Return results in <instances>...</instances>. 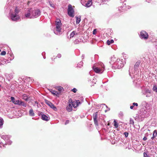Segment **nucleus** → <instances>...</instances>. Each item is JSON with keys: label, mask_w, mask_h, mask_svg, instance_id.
<instances>
[{"label": "nucleus", "mask_w": 157, "mask_h": 157, "mask_svg": "<svg viewBox=\"0 0 157 157\" xmlns=\"http://www.w3.org/2000/svg\"><path fill=\"white\" fill-rule=\"evenodd\" d=\"M21 10L18 6L15 7L14 12L10 13V18L12 21H17L20 19L19 13H21Z\"/></svg>", "instance_id": "f257e3e1"}, {"label": "nucleus", "mask_w": 157, "mask_h": 157, "mask_svg": "<svg viewBox=\"0 0 157 157\" xmlns=\"http://www.w3.org/2000/svg\"><path fill=\"white\" fill-rule=\"evenodd\" d=\"M140 61H137L134 65V70L129 68V75L132 78V76L134 77H136V76H138L139 73V69H140L141 66H140Z\"/></svg>", "instance_id": "f03ea898"}, {"label": "nucleus", "mask_w": 157, "mask_h": 157, "mask_svg": "<svg viewBox=\"0 0 157 157\" xmlns=\"http://www.w3.org/2000/svg\"><path fill=\"white\" fill-rule=\"evenodd\" d=\"M92 68L95 72L101 74L104 71L105 67L102 63L100 62L96 65V66L94 65Z\"/></svg>", "instance_id": "7ed1b4c3"}, {"label": "nucleus", "mask_w": 157, "mask_h": 157, "mask_svg": "<svg viewBox=\"0 0 157 157\" xmlns=\"http://www.w3.org/2000/svg\"><path fill=\"white\" fill-rule=\"evenodd\" d=\"M55 25L56 28L54 30V32L56 34L59 35L60 34V33L61 31V27L62 26L60 20L59 19H56L55 21Z\"/></svg>", "instance_id": "20e7f679"}, {"label": "nucleus", "mask_w": 157, "mask_h": 157, "mask_svg": "<svg viewBox=\"0 0 157 157\" xmlns=\"http://www.w3.org/2000/svg\"><path fill=\"white\" fill-rule=\"evenodd\" d=\"M149 115V113L148 110H145L144 109H142L138 115V118L140 121H142L144 118L148 117Z\"/></svg>", "instance_id": "39448f33"}, {"label": "nucleus", "mask_w": 157, "mask_h": 157, "mask_svg": "<svg viewBox=\"0 0 157 157\" xmlns=\"http://www.w3.org/2000/svg\"><path fill=\"white\" fill-rule=\"evenodd\" d=\"M125 63V62L123 59H122V60L121 61L120 59H117L115 63L114 66H113V67H115V68L120 69L123 67Z\"/></svg>", "instance_id": "423d86ee"}, {"label": "nucleus", "mask_w": 157, "mask_h": 157, "mask_svg": "<svg viewBox=\"0 0 157 157\" xmlns=\"http://www.w3.org/2000/svg\"><path fill=\"white\" fill-rule=\"evenodd\" d=\"M31 14L32 18H37L41 14V11L39 9L32 10L31 9Z\"/></svg>", "instance_id": "0eeeda50"}, {"label": "nucleus", "mask_w": 157, "mask_h": 157, "mask_svg": "<svg viewBox=\"0 0 157 157\" xmlns=\"http://www.w3.org/2000/svg\"><path fill=\"white\" fill-rule=\"evenodd\" d=\"M139 36L141 39L144 40H147L148 38V33L144 30H142L140 32Z\"/></svg>", "instance_id": "6e6552de"}, {"label": "nucleus", "mask_w": 157, "mask_h": 157, "mask_svg": "<svg viewBox=\"0 0 157 157\" xmlns=\"http://www.w3.org/2000/svg\"><path fill=\"white\" fill-rule=\"evenodd\" d=\"M74 11L72 6L70 4L69 5L67 10V13L68 15L70 17H74Z\"/></svg>", "instance_id": "1a4fd4ad"}, {"label": "nucleus", "mask_w": 157, "mask_h": 157, "mask_svg": "<svg viewBox=\"0 0 157 157\" xmlns=\"http://www.w3.org/2000/svg\"><path fill=\"white\" fill-rule=\"evenodd\" d=\"M130 8V6L126 5V1H124L122 3V5L119 7L118 10L120 11H122V10H127Z\"/></svg>", "instance_id": "9d476101"}, {"label": "nucleus", "mask_w": 157, "mask_h": 157, "mask_svg": "<svg viewBox=\"0 0 157 157\" xmlns=\"http://www.w3.org/2000/svg\"><path fill=\"white\" fill-rule=\"evenodd\" d=\"M14 104L20 106H22L24 107H26L27 106L26 103L23 101L21 100L16 99V101Z\"/></svg>", "instance_id": "9b49d317"}, {"label": "nucleus", "mask_w": 157, "mask_h": 157, "mask_svg": "<svg viewBox=\"0 0 157 157\" xmlns=\"http://www.w3.org/2000/svg\"><path fill=\"white\" fill-rule=\"evenodd\" d=\"M45 102L51 108L53 109L54 111H57V108L51 102L46 100H45Z\"/></svg>", "instance_id": "f8f14e48"}, {"label": "nucleus", "mask_w": 157, "mask_h": 157, "mask_svg": "<svg viewBox=\"0 0 157 157\" xmlns=\"http://www.w3.org/2000/svg\"><path fill=\"white\" fill-rule=\"evenodd\" d=\"M31 9H28L27 12L25 13L24 17L26 18L31 19L32 18V16L31 14Z\"/></svg>", "instance_id": "ddd939ff"}, {"label": "nucleus", "mask_w": 157, "mask_h": 157, "mask_svg": "<svg viewBox=\"0 0 157 157\" xmlns=\"http://www.w3.org/2000/svg\"><path fill=\"white\" fill-rule=\"evenodd\" d=\"M97 115L98 112L95 113L93 114V115L94 123L96 125H98V122L97 120Z\"/></svg>", "instance_id": "4468645a"}, {"label": "nucleus", "mask_w": 157, "mask_h": 157, "mask_svg": "<svg viewBox=\"0 0 157 157\" xmlns=\"http://www.w3.org/2000/svg\"><path fill=\"white\" fill-rule=\"evenodd\" d=\"M110 61H109V63L111 65H113L114 66L115 62L117 60L115 57L113 56L110 58Z\"/></svg>", "instance_id": "2eb2a0df"}, {"label": "nucleus", "mask_w": 157, "mask_h": 157, "mask_svg": "<svg viewBox=\"0 0 157 157\" xmlns=\"http://www.w3.org/2000/svg\"><path fill=\"white\" fill-rule=\"evenodd\" d=\"M41 118L43 120L46 121H48L50 119L49 116H48L44 114L42 115Z\"/></svg>", "instance_id": "dca6fc26"}, {"label": "nucleus", "mask_w": 157, "mask_h": 157, "mask_svg": "<svg viewBox=\"0 0 157 157\" xmlns=\"http://www.w3.org/2000/svg\"><path fill=\"white\" fill-rule=\"evenodd\" d=\"M79 33L75 31H74L72 32L70 35V38H72L74 36H76V35H78Z\"/></svg>", "instance_id": "f3484780"}, {"label": "nucleus", "mask_w": 157, "mask_h": 157, "mask_svg": "<svg viewBox=\"0 0 157 157\" xmlns=\"http://www.w3.org/2000/svg\"><path fill=\"white\" fill-rule=\"evenodd\" d=\"M66 109L68 112H71L72 109V107L71 104L69 103L66 107Z\"/></svg>", "instance_id": "a211bd4d"}, {"label": "nucleus", "mask_w": 157, "mask_h": 157, "mask_svg": "<svg viewBox=\"0 0 157 157\" xmlns=\"http://www.w3.org/2000/svg\"><path fill=\"white\" fill-rule=\"evenodd\" d=\"M5 76L7 79H8L9 80L12 79L13 78V76L12 74H5Z\"/></svg>", "instance_id": "6ab92c4d"}, {"label": "nucleus", "mask_w": 157, "mask_h": 157, "mask_svg": "<svg viewBox=\"0 0 157 157\" xmlns=\"http://www.w3.org/2000/svg\"><path fill=\"white\" fill-rule=\"evenodd\" d=\"M48 90L54 95H57L59 94L58 92L55 90H53L52 89H49Z\"/></svg>", "instance_id": "aec40b11"}, {"label": "nucleus", "mask_w": 157, "mask_h": 157, "mask_svg": "<svg viewBox=\"0 0 157 157\" xmlns=\"http://www.w3.org/2000/svg\"><path fill=\"white\" fill-rule=\"evenodd\" d=\"M3 124V119L2 117H0V128H2Z\"/></svg>", "instance_id": "412c9836"}, {"label": "nucleus", "mask_w": 157, "mask_h": 157, "mask_svg": "<svg viewBox=\"0 0 157 157\" xmlns=\"http://www.w3.org/2000/svg\"><path fill=\"white\" fill-rule=\"evenodd\" d=\"M10 136L8 135H2L1 136L2 138L6 142L7 140V139L9 138Z\"/></svg>", "instance_id": "4be33fe9"}, {"label": "nucleus", "mask_w": 157, "mask_h": 157, "mask_svg": "<svg viewBox=\"0 0 157 157\" xmlns=\"http://www.w3.org/2000/svg\"><path fill=\"white\" fill-rule=\"evenodd\" d=\"M8 54H9V55L10 56V57H9V59H10V60H12L14 59V55L11 52H10V53H9Z\"/></svg>", "instance_id": "5701e85b"}, {"label": "nucleus", "mask_w": 157, "mask_h": 157, "mask_svg": "<svg viewBox=\"0 0 157 157\" xmlns=\"http://www.w3.org/2000/svg\"><path fill=\"white\" fill-rule=\"evenodd\" d=\"M147 93H150L151 90L147 89H146L143 92V94L144 95H146Z\"/></svg>", "instance_id": "b1692460"}, {"label": "nucleus", "mask_w": 157, "mask_h": 157, "mask_svg": "<svg viewBox=\"0 0 157 157\" xmlns=\"http://www.w3.org/2000/svg\"><path fill=\"white\" fill-rule=\"evenodd\" d=\"M76 23L77 24H78L81 21V16H79L78 17L76 16Z\"/></svg>", "instance_id": "393cba45"}, {"label": "nucleus", "mask_w": 157, "mask_h": 157, "mask_svg": "<svg viewBox=\"0 0 157 157\" xmlns=\"http://www.w3.org/2000/svg\"><path fill=\"white\" fill-rule=\"evenodd\" d=\"M92 0H88L86 4V6L87 7H90L92 4Z\"/></svg>", "instance_id": "a878e982"}, {"label": "nucleus", "mask_w": 157, "mask_h": 157, "mask_svg": "<svg viewBox=\"0 0 157 157\" xmlns=\"http://www.w3.org/2000/svg\"><path fill=\"white\" fill-rule=\"evenodd\" d=\"M22 98L26 101H27L29 98L26 94H24L22 95Z\"/></svg>", "instance_id": "bb28decb"}, {"label": "nucleus", "mask_w": 157, "mask_h": 157, "mask_svg": "<svg viewBox=\"0 0 157 157\" xmlns=\"http://www.w3.org/2000/svg\"><path fill=\"white\" fill-rule=\"evenodd\" d=\"M29 115L32 117L34 116L35 114L33 109H30L29 111Z\"/></svg>", "instance_id": "cd10ccee"}, {"label": "nucleus", "mask_w": 157, "mask_h": 157, "mask_svg": "<svg viewBox=\"0 0 157 157\" xmlns=\"http://www.w3.org/2000/svg\"><path fill=\"white\" fill-rule=\"evenodd\" d=\"M113 123V125L116 128H117L118 127V124L117 123L115 120L114 121Z\"/></svg>", "instance_id": "c85d7f7f"}, {"label": "nucleus", "mask_w": 157, "mask_h": 157, "mask_svg": "<svg viewBox=\"0 0 157 157\" xmlns=\"http://www.w3.org/2000/svg\"><path fill=\"white\" fill-rule=\"evenodd\" d=\"M83 63L82 61H80L77 64V67L79 68H81L82 66Z\"/></svg>", "instance_id": "c756f323"}, {"label": "nucleus", "mask_w": 157, "mask_h": 157, "mask_svg": "<svg viewBox=\"0 0 157 157\" xmlns=\"http://www.w3.org/2000/svg\"><path fill=\"white\" fill-rule=\"evenodd\" d=\"M113 42L114 40L112 39H111L110 40H108L107 41V44L108 45H109Z\"/></svg>", "instance_id": "7c9ffc66"}, {"label": "nucleus", "mask_w": 157, "mask_h": 157, "mask_svg": "<svg viewBox=\"0 0 157 157\" xmlns=\"http://www.w3.org/2000/svg\"><path fill=\"white\" fill-rule=\"evenodd\" d=\"M5 144L10 145L12 143V142L9 139H7V140Z\"/></svg>", "instance_id": "2f4dec72"}, {"label": "nucleus", "mask_w": 157, "mask_h": 157, "mask_svg": "<svg viewBox=\"0 0 157 157\" xmlns=\"http://www.w3.org/2000/svg\"><path fill=\"white\" fill-rule=\"evenodd\" d=\"M157 136V132L156 130H155L153 133V136L155 138Z\"/></svg>", "instance_id": "473e14b6"}, {"label": "nucleus", "mask_w": 157, "mask_h": 157, "mask_svg": "<svg viewBox=\"0 0 157 157\" xmlns=\"http://www.w3.org/2000/svg\"><path fill=\"white\" fill-rule=\"evenodd\" d=\"M10 99L12 101V102L14 104L15 103V101H16V99H15L14 97H11L10 98Z\"/></svg>", "instance_id": "72a5a7b5"}, {"label": "nucleus", "mask_w": 157, "mask_h": 157, "mask_svg": "<svg viewBox=\"0 0 157 157\" xmlns=\"http://www.w3.org/2000/svg\"><path fill=\"white\" fill-rule=\"evenodd\" d=\"M153 90V91L155 92H157V87L156 85H154Z\"/></svg>", "instance_id": "f704fd0d"}, {"label": "nucleus", "mask_w": 157, "mask_h": 157, "mask_svg": "<svg viewBox=\"0 0 157 157\" xmlns=\"http://www.w3.org/2000/svg\"><path fill=\"white\" fill-rule=\"evenodd\" d=\"M94 77H93V76L91 75H90L88 78V81H91L92 80V79H93V78Z\"/></svg>", "instance_id": "c9c22d12"}, {"label": "nucleus", "mask_w": 157, "mask_h": 157, "mask_svg": "<svg viewBox=\"0 0 157 157\" xmlns=\"http://www.w3.org/2000/svg\"><path fill=\"white\" fill-rule=\"evenodd\" d=\"M129 124H132V125L134 124V121L133 119L132 118H130L129 121Z\"/></svg>", "instance_id": "e433bc0d"}, {"label": "nucleus", "mask_w": 157, "mask_h": 157, "mask_svg": "<svg viewBox=\"0 0 157 157\" xmlns=\"http://www.w3.org/2000/svg\"><path fill=\"white\" fill-rule=\"evenodd\" d=\"M48 2L49 3V4L50 6L51 7H52L53 8H54V5L51 1H48Z\"/></svg>", "instance_id": "4c0bfd02"}, {"label": "nucleus", "mask_w": 157, "mask_h": 157, "mask_svg": "<svg viewBox=\"0 0 157 157\" xmlns=\"http://www.w3.org/2000/svg\"><path fill=\"white\" fill-rule=\"evenodd\" d=\"M72 104L74 108H75L76 106H76V102H75V101L72 102Z\"/></svg>", "instance_id": "58836bf2"}, {"label": "nucleus", "mask_w": 157, "mask_h": 157, "mask_svg": "<svg viewBox=\"0 0 157 157\" xmlns=\"http://www.w3.org/2000/svg\"><path fill=\"white\" fill-rule=\"evenodd\" d=\"M76 106H78L79 104H81V102L80 101H79L78 100L77 101L76 100Z\"/></svg>", "instance_id": "ea45409f"}, {"label": "nucleus", "mask_w": 157, "mask_h": 157, "mask_svg": "<svg viewBox=\"0 0 157 157\" xmlns=\"http://www.w3.org/2000/svg\"><path fill=\"white\" fill-rule=\"evenodd\" d=\"M71 91L74 93H75L77 91V90L75 88H74L71 90Z\"/></svg>", "instance_id": "a19ab883"}, {"label": "nucleus", "mask_w": 157, "mask_h": 157, "mask_svg": "<svg viewBox=\"0 0 157 157\" xmlns=\"http://www.w3.org/2000/svg\"><path fill=\"white\" fill-rule=\"evenodd\" d=\"M6 54V52L5 51H2L1 53V55L4 56Z\"/></svg>", "instance_id": "79ce46f5"}, {"label": "nucleus", "mask_w": 157, "mask_h": 157, "mask_svg": "<svg viewBox=\"0 0 157 157\" xmlns=\"http://www.w3.org/2000/svg\"><path fill=\"white\" fill-rule=\"evenodd\" d=\"M124 134L126 137H127L128 136V133L127 132H124Z\"/></svg>", "instance_id": "37998d69"}, {"label": "nucleus", "mask_w": 157, "mask_h": 157, "mask_svg": "<svg viewBox=\"0 0 157 157\" xmlns=\"http://www.w3.org/2000/svg\"><path fill=\"white\" fill-rule=\"evenodd\" d=\"M62 88H63L62 87H61V86H59V87H57V89L59 91H60L62 89Z\"/></svg>", "instance_id": "c03bdc74"}, {"label": "nucleus", "mask_w": 157, "mask_h": 157, "mask_svg": "<svg viewBox=\"0 0 157 157\" xmlns=\"http://www.w3.org/2000/svg\"><path fill=\"white\" fill-rule=\"evenodd\" d=\"M132 105L134 106H138V104L134 102L132 103Z\"/></svg>", "instance_id": "a18cd8bd"}, {"label": "nucleus", "mask_w": 157, "mask_h": 157, "mask_svg": "<svg viewBox=\"0 0 157 157\" xmlns=\"http://www.w3.org/2000/svg\"><path fill=\"white\" fill-rule=\"evenodd\" d=\"M144 157H149L147 154L145 152H144Z\"/></svg>", "instance_id": "49530a36"}, {"label": "nucleus", "mask_w": 157, "mask_h": 157, "mask_svg": "<svg viewBox=\"0 0 157 157\" xmlns=\"http://www.w3.org/2000/svg\"><path fill=\"white\" fill-rule=\"evenodd\" d=\"M96 32H97L96 30V29H94V31H93V33L94 35H95L96 34Z\"/></svg>", "instance_id": "de8ad7c7"}, {"label": "nucleus", "mask_w": 157, "mask_h": 157, "mask_svg": "<svg viewBox=\"0 0 157 157\" xmlns=\"http://www.w3.org/2000/svg\"><path fill=\"white\" fill-rule=\"evenodd\" d=\"M133 108H134V106L133 105H132L130 106V109H136L135 108L134 109Z\"/></svg>", "instance_id": "09e8293b"}, {"label": "nucleus", "mask_w": 157, "mask_h": 157, "mask_svg": "<svg viewBox=\"0 0 157 157\" xmlns=\"http://www.w3.org/2000/svg\"><path fill=\"white\" fill-rule=\"evenodd\" d=\"M57 57L59 58H60L61 57V55L60 54H58L57 55Z\"/></svg>", "instance_id": "8fccbe9b"}, {"label": "nucleus", "mask_w": 157, "mask_h": 157, "mask_svg": "<svg viewBox=\"0 0 157 157\" xmlns=\"http://www.w3.org/2000/svg\"><path fill=\"white\" fill-rule=\"evenodd\" d=\"M147 139V138L146 136H144L143 139V140L144 141H146Z\"/></svg>", "instance_id": "3c124183"}, {"label": "nucleus", "mask_w": 157, "mask_h": 157, "mask_svg": "<svg viewBox=\"0 0 157 157\" xmlns=\"http://www.w3.org/2000/svg\"><path fill=\"white\" fill-rule=\"evenodd\" d=\"M44 113L42 112H40L39 113V115H41L42 116V115H44Z\"/></svg>", "instance_id": "603ef678"}, {"label": "nucleus", "mask_w": 157, "mask_h": 157, "mask_svg": "<svg viewBox=\"0 0 157 157\" xmlns=\"http://www.w3.org/2000/svg\"><path fill=\"white\" fill-rule=\"evenodd\" d=\"M78 40L77 39V40H76L75 41H74V43H78Z\"/></svg>", "instance_id": "864d4df0"}, {"label": "nucleus", "mask_w": 157, "mask_h": 157, "mask_svg": "<svg viewBox=\"0 0 157 157\" xmlns=\"http://www.w3.org/2000/svg\"><path fill=\"white\" fill-rule=\"evenodd\" d=\"M69 122V121L68 120H67L66 121V122L65 123V124L66 125L67 124H68Z\"/></svg>", "instance_id": "5fc2aeb1"}, {"label": "nucleus", "mask_w": 157, "mask_h": 157, "mask_svg": "<svg viewBox=\"0 0 157 157\" xmlns=\"http://www.w3.org/2000/svg\"><path fill=\"white\" fill-rule=\"evenodd\" d=\"M30 79V81L29 80V81H30L31 82H33V80H32V79H31V78L29 77L28 78V79Z\"/></svg>", "instance_id": "6e6d98bb"}, {"label": "nucleus", "mask_w": 157, "mask_h": 157, "mask_svg": "<svg viewBox=\"0 0 157 157\" xmlns=\"http://www.w3.org/2000/svg\"><path fill=\"white\" fill-rule=\"evenodd\" d=\"M72 100H71V99H69V101H68V102H69V103H70H70H71V102L72 103Z\"/></svg>", "instance_id": "4d7b16f0"}, {"label": "nucleus", "mask_w": 157, "mask_h": 157, "mask_svg": "<svg viewBox=\"0 0 157 157\" xmlns=\"http://www.w3.org/2000/svg\"><path fill=\"white\" fill-rule=\"evenodd\" d=\"M155 138L153 136L152 137H151V139L152 140H153Z\"/></svg>", "instance_id": "13d9d810"}, {"label": "nucleus", "mask_w": 157, "mask_h": 157, "mask_svg": "<svg viewBox=\"0 0 157 157\" xmlns=\"http://www.w3.org/2000/svg\"><path fill=\"white\" fill-rule=\"evenodd\" d=\"M45 54V52H43L42 53V56H43Z\"/></svg>", "instance_id": "bf43d9fd"}, {"label": "nucleus", "mask_w": 157, "mask_h": 157, "mask_svg": "<svg viewBox=\"0 0 157 157\" xmlns=\"http://www.w3.org/2000/svg\"><path fill=\"white\" fill-rule=\"evenodd\" d=\"M84 56H84V55H82V57L83 58H84Z\"/></svg>", "instance_id": "052dcab7"}, {"label": "nucleus", "mask_w": 157, "mask_h": 157, "mask_svg": "<svg viewBox=\"0 0 157 157\" xmlns=\"http://www.w3.org/2000/svg\"><path fill=\"white\" fill-rule=\"evenodd\" d=\"M45 58H46V57H45V56H43V58H44V59H45Z\"/></svg>", "instance_id": "680f3d73"}, {"label": "nucleus", "mask_w": 157, "mask_h": 157, "mask_svg": "<svg viewBox=\"0 0 157 157\" xmlns=\"http://www.w3.org/2000/svg\"><path fill=\"white\" fill-rule=\"evenodd\" d=\"M35 103H36L37 104H38V102H37V101H35Z\"/></svg>", "instance_id": "e2e57ef3"}, {"label": "nucleus", "mask_w": 157, "mask_h": 157, "mask_svg": "<svg viewBox=\"0 0 157 157\" xmlns=\"http://www.w3.org/2000/svg\"><path fill=\"white\" fill-rule=\"evenodd\" d=\"M109 110V109H108V110Z\"/></svg>", "instance_id": "0e129e2a"}, {"label": "nucleus", "mask_w": 157, "mask_h": 157, "mask_svg": "<svg viewBox=\"0 0 157 157\" xmlns=\"http://www.w3.org/2000/svg\"><path fill=\"white\" fill-rule=\"evenodd\" d=\"M102 105H105V104H103Z\"/></svg>", "instance_id": "69168bd1"}, {"label": "nucleus", "mask_w": 157, "mask_h": 157, "mask_svg": "<svg viewBox=\"0 0 157 157\" xmlns=\"http://www.w3.org/2000/svg\"><path fill=\"white\" fill-rule=\"evenodd\" d=\"M105 112H106V111H107V110H105Z\"/></svg>", "instance_id": "338daca9"}, {"label": "nucleus", "mask_w": 157, "mask_h": 157, "mask_svg": "<svg viewBox=\"0 0 157 157\" xmlns=\"http://www.w3.org/2000/svg\"><path fill=\"white\" fill-rule=\"evenodd\" d=\"M1 86V85L0 84V87Z\"/></svg>", "instance_id": "774afa93"}]
</instances>
